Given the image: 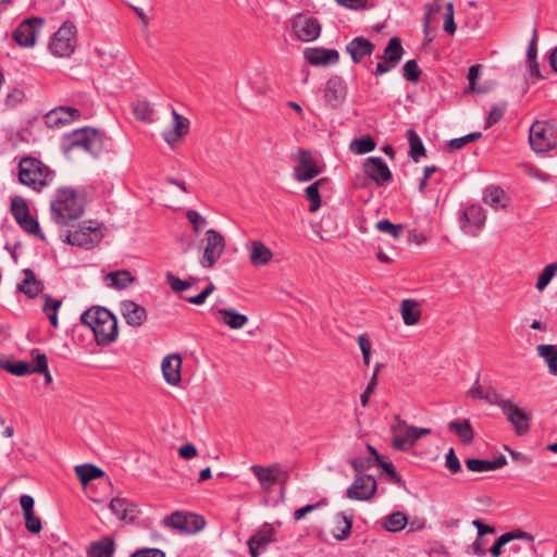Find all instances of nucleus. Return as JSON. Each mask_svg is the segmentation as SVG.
<instances>
[{
	"label": "nucleus",
	"instance_id": "obj_33",
	"mask_svg": "<svg viewBox=\"0 0 557 557\" xmlns=\"http://www.w3.org/2000/svg\"><path fill=\"white\" fill-rule=\"evenodd\" d=\"M251 470L253 474L257 476L262 488L269 490L276 483L277 479L274 475V473L277 472L280 469L277 466H270L268 468H264L262 466L253 465L251 467Z\"/></svg>",
	"mask_w": 557,
	"mask_h": 557
},
{
	"label": "nucleus",
	"instance_id": "obj_41",
	"mask_svg": "<svg viewBox=\"0 0 557 557\" xmlns=\"http://www.w3.org/2000/svg\"><path fill=\"white\" fill-rule=\"evenodd\" d=\"M536 349L539 355L544 358L547 363L549 372L557 375V345L542 344L539 345Z\"/></svg>",
	"mask_w": 557,
	"mask_h": 557
},
{
	"label": "nucleus",
	"instance_id": "obj_3",
	"mask_svg": "<svg viewBox=\"0 0 557 557\" xmlns=\"http://www.w3.org/2000/svg\"><path fill=\"white\" fill-rule=\"evenodd\" d=\"M84 200L71 188H59L57 198L51 202L52 220L60 225H70L82 216Z\"/></svg>",
	"mask_w": 557,
	"mask_h": 557
},
{
	"label": "nucleus",
	"instance_id": "obj_36",
	"mask_svg": "<svg viewBox=\"0 0 557 557\" xmlns=\"http://www.w3.org/2000/svg\"><path fill=\"white\" fill-rule=\"evenodd\" d=\"M327 182H329V178L323 177V178L315 181L313 184L309 185L305 189V196H306L307 200L310 202V206H309L310 212H315L321 207V196H320L319 188L321 186H323L324 184H326Z\"/></svg>",
	"mask_w": 557,
	"mask_h": 557
},
{
	"label": "nucleus",
	"instance_id": "obj_6",
	"mask_svg": "<svg viewBox=\"0 0 557 557\" xmlns=\"http://www.w3.org/2000/svg\"><path fill=\"white\" fill-rule=\"evenodd\" d=\"M529 143L537 152H547L557 147L555 128L545 121H536L530 127Z\"/></svg>",
	"mask_w": 557,
	"mask_h": 557
},
{
	"label": "nucleus",
	"instance_id": "obj_31",
	"mask_svg": "<svg viewBox=\"0 0 557 557\" xmlns=\"http://www.w3.org/2000/svg\"><path fill=\"white\" fill-rule=\"evenodd\" d=\"M400 313L406 325H416L421 318L420 304L414 299H404L400 304Z\"/></svg>",
	"mask_w": 557,
	"mask_h": 557
},
{
	"label": "nucleus",
	"instance_id": "obj_13",
	"mask_svg": "<svg viewBox=\"0 0 557 557\" xmlns=\"http://www.w3.org/2000/svg\"><path fill=\"white\" fill-rule=\"evenodd\" d=\"M206 247L203 251V257L201 260V264L205 268H212L216 261L221 258L224 249H225V239L223 235L210 228L206 232Z\"/></svg>",
	"mask_w": 557,
	"mask_h": 557
},
{
	"label": "nucleus",
	"instance_id": "obj_32",
	"mask_svg": "<svg viewBox=\"0 0 557 557\" xmlns=\"http://www.w3.org/2000/svg\"><path fill=\"white\" fill-rule=\"evenodd\" d=\"M448 429L457 434L459 440L468 445L473 442L474 432L471 426L470 420H453L448 423Z\"/></svg>",
	"mask_w": 557,
	"mask_h": 557
},
{
	"label": "nucleus",
	"instance_id": "obj_56",
	"mask_svg": "<svg viewBox=\"0 0 557 557\" xmlns=\"http://www.w3.org/2000/svg\"><path fill=\"white\" fill-rule=\"evenodd\" d=\"M465 462L467 468L473 472L493 471L491 460L468 458Z\"/></svg>",
	"mask_w": 557,
	"mask_h": 557
},
{
	"label": "nucleus",
	"instance_id": "obj_11",
	"mask_svg": "<svg viewBox=\"0 0 557 557\" xmlns=\"http://www.w3.org/2000/svg\"><path fill=\"white\" fill-rule=\"evenodd\" d=\"M103 237L102 227L91 225H81L77 230L66 234L64 243L71 246H77L85 249H91L100 243Z\"/></svg>",
	"mask_w": 557,
	"mask_h": 557
},
{
	"label": "nucleus",
	"instance_id": "obj_30",
	"mask_svg": "<svg viewBox=\"0 0 557 557\" xmlns=\"http://www.w3.org/2000/svg\"><path fill=\"white\" fill-rule=\"evenodd\" d=\"M220 320L233 330L244 327L248 322V317L237 312L233 308H222L216 311Z\"/></svg>",
	"mask_w": 557,
	"mask_h": 557
},
{
	"label": "nucleus",
	"instance_id": "obj_60",
	"mask_svg": "<svg viewBox=\"0 0 557 557\" xmlns=\"http://www.w3.org/2000/svg\"><path fill=\"white\" fill-rule=\"evenodd\" d=\"M485 545H486L485 537H480L479 535H476V539L474 540V542L467 547L466 553L472 554V555H475L479 557H483L487 553V550L485 549Z\"/></svg>",
	"mask_w": 557,
	"mask_h": 557
},
{
	"label": "nucleus",
	"instance_id": "obj_28",
	"mask_svg": "<svg viewBox=\"0 0 557 557\" xmlns=\"http://www.w3.org/2000/svg\"><path fill=\"white\" fill-rule=\"evenodd\" d=\"M272 251L260 240L250 243L249 259L252 265L263 267L272 260Z\"/></svg>",
	"mask_w": 557,
	"mask_h": 557
},
{
	"label": "nucleus",
	"instance_id": "obj_27",
	"mask_svg": "<svg viewBox=\"0 0 557 557\" xmlns=\"http://www.w3.org/2000/svg\"><path fill=\"white\" fill-rule=\"evenodd\" d=\"M115 552V542L111 536H102L94 541L87 548L88 557H113Z\"/></svg>",
	"mask_w": 557,
	"mask_h": 557
},
{
	"label": "nucleus",
	"instance_id": "obj_5",
	"mask_svg": "<svg viewBox=\"0 0 557 557\" xmlns=\"http://www.w3.org/2000/svg\"><path fill=\"white\" fill-rule=\"evenodd\" d=\"M76 26L71 21H65L53 34L49 49L57 57H70L76 45Z\"/></svg>",
	"mask_w": 557,
	"mask_h": 557
},
{
	"label": "nucleus",
	"instance_id": "obj_43",
	"mask_svg": "<svg viewBox=\"0 0 557 557\" xmlns=\"http://www.w3.org/2000/svg\"><path fill=\"white\" fill-rule=\"evenodd\" d=\"M375 146H376V144H375L374 139L368 135V136L355 138L350 143L349 149L355 154H364V153L373 151L375 149Z\"/></svg>",
	"mask_w": 557,
	"mask_h": 557
},
{
	"label": "nucleus",
	"instance_id": "obj_49",
	"mask_svg": "<svg viewBox=\"0 0 557 557\" xmlns=\"http://www.w3.org/2000/svg\"><path fill=\"white\" fill-rule=\"evenodd\" d=\"M376 465L388 475L391 482L398 485L399 487H406V482L397 473L395 467L391 461H385L381 459L376 462Z\"/></svg>",
	"mask_w": 557,
	"mask_h": 557
},
{
	"label": "nucleus",
	"instance_id": "obj_9",
	"mask_svg": "<svg viewBox=\"0 0 557 557\" xmlns=\"http://www.w3.org/2000/svg\"><path fill=\"white\" fill-rule=\"evenodd\" d=\"M296 161L293 177L297 182H309L321 174L322 170L314 161L312 153L307 149H298L293 153Z\"/></svg>",
	"mask_w": 557,
	"mask_h": 557
},
{
	"label": "nucleus",
	"instance_id": "obj_50",
	"mask_svg": "<svg viewBox=\"0 0 557 557\" xmlns=\"http://www.w3.org/2000/svg\"><path fill=\"white\" fill-rule=\"evenodd\" d=\"M557 272V262H553L548 265H546L542 272L539 275L537 282H536V288L539 290H543L552 281L554 275Z\"/></svg>",
	"mask_w": 557,
	"mask_h": 557
},
{
	"label": "nucleus",
	"instance_id": "obj_64",
	"mask_svg": "<svg viewBox=\"0 0 557 557\" xmlns=\"http://www.w3.org/2000/svg\"><path fill=\"white\" fill-rule=\"evenodd\" d=\"M129 557H165V553L160 548L145 547L137 549Z\"/></svg>",
	"mask_w": 557,
	"mask_h": 557
},
{
	"label": "nucleus",
	"instance_id": "obj_12",
	"mask_svg": "<svg viewBox=\"0 0 557 557\" xmlns=\"http://www.w3.org/2000/svg\"><path fill=\"white\" fill-rule=\"evenodd\" d=\"M292 29L296 37L305 42L315 40L321 33V24L318 18L298 13L292 21Z\"/></svg>",
	"mask_w": 557,
	"mask_h": 557
},
{
	"label": "nucleus",
	"instance_id": "obj_53",
	"mask_svg": "<svg viewBox=\"0 0 557 557\" xmlns=\"http://www.w3.org/2000/svg\"><path fill=\"white\" fill-rule=\"evenodd\" d=\"M11 213L16 222L20 221L21 218H23L24 215L29 213L27 202L25 201L24 198H22L20 196H15L12 198Z\"/></svg>",
	"mask_w": 557,
	"mask_h": 557
},
{
	"label": "nucleus",
	"instance_id": "obj_35",
	"mask_svg": "<svg viewBox=\"0 0 557 557\" xmlns=\"http://www.w3.org/2000/svg\"><path fill=\"white\" fill-rule=\"evenodd\" d=\"M75 473L83 485L106 475L99 467L91 463L76 466Z\"/></svg>",
	"mask_w": 557,
	"mask_h": 557
},
{
	"label": "nucleus",
	"instance_id": "obj_15",
	"mask_svg": "<svg viewBox=\"0 0 557 557\" xmlns=\"http://www.w3.org/2000/svg\"><path fill=\"white\" fill-rule=\"evenodd\" d=\"M275 529L270 523H264L247 542L249 554L259 557L267 546L275 542Z\"/></svg>",
	"mask_w": 557,
	"mask_h": 557
},
{
	"label": "nucleus",
	"instance_id": "obj_21",
	"mask_svg": "<svg viewBox=\"0 0 557 557\" xmlns=\"http://www.w3.org/2000/svg\"><path fill=\"white\" fill-rule=\"evenodd\" d=\"M304 57L312 65H330L339 61L338 51L326 48H306Z\"/></svg>",
	"mask_w": 557,
	"mask_h": 557
},
{
	"label": "nucleus",
	"instance_id": "obj_19",
	"mask_svg": "<svg viewBox=\"0 0 557 557\" xmlns=\"http://www.w3.org/2000/svg\"><path fill=\"white\" fill-rule=\"evenodd\" d=\"M81 116L79 110L72 107H58L55 109L50 110L46 116V124L51 127H60L65 124H69Z\"/></svg>",
	"mask_w": 557,
	"mask_h": 557
},
{
	"label": "nucleus",
	"instance_id": "obj_44",
	"mask_svg": "<svg viewBox=\"0 0 557 557\" xmlns=\"http://www.w3.org/2000/svg\"><path fill=\"white\" fill-rule=\"evenodd\" d=\"M17 224L27 233L33 234L37 237H39L41 240H45V235L42 234L39 223L36 219H34L29 213L24 215L23 218L17 221Z\"/></svg>",
	"mask_w": 557,
	"mask_h": 557
},
{
	"label": "nucleus",
	"instance_id": "obj_51",
	"mask_svg": "<svg viewBox=\"0 0 557 557\" xmlns=\"http://www.w3.org/2000/svg\"><path fill=\"white\" fill-rule=\"evenodd\" d=\"M375 227L380 232L391 234L395 239L399 238L401 236V234H403V231H404V225L403 224H394V223H392L387 219L380 220L375 224Z\"/></svg>",
	"mask_w": 557,
	"mask_h": 557
},
{
	"label": "nucleus",
	"instance_id": "obj_25",
	"mask_svg": "<svg viewBox=\"0 0 557 557\" xmlns=\"http://www.w3.org/2000/svg\"><path fill=\"white\" fill-rule=\"evenodd\" d=\"M173 127L162 133V138L169 145L176 144L189 129V121L175 110H173Z\"/></svg>",
	"mask_w": 557,
	"mask_h": 557
},
{
	"label": "nucleus",
	"instance_id": "obj_54",
	"mask_svg": "<svg viewBox=\"0 0 557 557\" xmlns=\"http://www.w3.org/2000/svg\"><path fill=\"white\" fill-rule=\"evenodd\" d=\"M483 400L490 405L498 406L502 410L509 401V399H504L503 396L492 386L485 388Z\"/></svg>",
	"mask_w": 557,
	"mask_h": 557
},
{
	"label": "nucleus",
	"instance_id": "obj_4",
	"mask_svg": "<svg viewBox=\"0 0 557 557\" xmlns=\"http://www.w3.org/2000/svg\"><path fill=\"white\" fill-rule=\"evenodd\" d=\"M48 168L32 157L23 158L18 163V180L23 185L30 186L35 190H41L48 185Z\"/></svg>",
	"mask_w": 557,
	"mask_h": 557
},
{
	"label": "nucleus",
	"instance_id": "obj_20",
	"mask_svg": "<svg viewBox=\"0 0 557 557\" xmlns=\"http://www.w3.org/2000/svg\"><path fill=\"white\" fill-rule=\"evenodd\" d=\"M374 49V44L362 36L355 37L346 45V52L356 64L361 63L366 57H370Z\"/></svg>",
	"mask_w": 557,
	"mask_h": 557
},
{
	"label": "nucleus",
	"instance_id": "obj_63",
	"mask_svg": "<svg viewBox=\"0 0 557 557\" xmlns=\"http://www.w3.org/2000/svg\"><path fill=\"white\" fill-rule=\"evenodd\" d=\"M186 218L193 225V228L196 233L201 232V230L207 224L206 219L195 210H188L186 213Z\"/></svg>",
	"mask_w": 557,
	"mask_h": 557
},
{
	"label": "nucleus",
	"instance_id": "obj_24",
	"mask_svg": "<svg viewBox=\"0 0 557 557\" xmlns=\"http://www.w3.org/2000/svg\"><path fill=\"white\" fill-rule=\"evenodd\" d=\"M109 507L120 520L134 521L139 515L137 505L127 498L114 497Z\"/></svg>",
	"mask_w": 557,
	"mask_h": 557
},
{
	"label": "nucleus",
	"instance_id": "obj_29",
	"mask_svg": "<svg viewBox=\"0 0 557 557\" xmlns=\"http://www.w3.org/2000/svg\"><path fill=\"white\" fill-rule=\"evenodd\" d=\"M404 54L401 40L398 37H393L388 40L383 54L380 57L383 61L396 67L400 62Z\"/></svg>",
	"mask_w": 557,
	"mask_h": 557
},
{
	"label": "nucleus",
	"instance_id": "obj_61",
	"mask_svg": "<svg viewBox=\"0 0 557 557\" xmlns=\"http://www.w3.org/2000/svg\"><path fill=\"white\" fill-rule=\"evenodd\" d=\"M25 519V528L28 532L33 534H38L41 529V520L39 517L35 515V512L28 513L24 516Z\"/></svg>",
	"mask_w": 557,
	"mask_h": 557
},
{
	"label": "nucleus",
	"instance_id": "obj_38",
	"mask_svg": "<svg viewBox=\"0 0 557 557\" xmlns=\"http://www.w3.org/2000/svg\"><path fill=\"white\" fill-rule=\"evenodd\" d=\"M407 524L408 517L403 511H395L386 516L382 523L383 528L391 533H396L404 530Z\"/></svg>",
	"mask_w": 557,
	"mask_h": 557
},
{
	"label": "nucleus",
	"instance_id": "obj_22",
	"mask_svg": "<svg viewBox=\"0 0 557 557\" xmlns=\"http://www.w3.org/2000/svg\"><path fill=\"white\" fill-rule=\"evenodd\" d=\"M121 313L131 326H141L147 320L146 309L133 300H123L121 302Z\"/></svg>",
	"mask_w": 557,
	"mask_h": 557
},
{
	"label": "nucleus",
	"instance_id": "obj_40",
	"mask_svg": "<svg viewBox=\"0 0 557 557\" xmlns=\"http://www.w3.org/2000/svg\"><path fill=\"white\" fill-rule=\"evenodd\" d=\"M0 367L16 376H24L32 373V367L27 361L14 359L0 360Z\"/></svg>",
	"mask_w": 557,
	"mask_h": 557
},
{
	"label": "nucleus",
	"instance_id": "obj_62",
	"mask_svg": "<svg viewBox=\"0 0 557 557\" xmlns=\"http://www.w3.org/2000/svg\"><path fill=\"white\" fill-rule=\"evenodd\" d=\"M445 467L451 472V473H458L461 471V463L454 450V448H449L446 457H445Z\"/></svg>",
	"mask_w": 557,
	"mask_h": 557
},
{
	"label": "nucleus",
	"instance_id": "obj_8",
	"mask_svg": "<svg viewBox=\"0 0 557 557\" xmlns=\"http://www.w3.org/2000/svg\"><path fill=\"white\" fill-rule=\"evenodd\" d=\"M389 429L393 434L392 446L396 450L408 451L418 441L416 426L408 425L407 422L398 414L394 417V421Z\"/></svg>",
	"mask_w": 557,
	"mask_h": 557
},
{
	"label": "nucleus",
	"instance_id": "obj_7",
	"mask_svg": "<svg viewBox=\"0 0 557 557\" xmlns=\"http://www.w3.org/2000/svg\"><path fill=\"white\" fill-rule=\"evenodd\" d=\"M45 25V18L33 16L23 20L12 33V39L23 48H33Z\"/></svg>",
	"mask_w": 557,
	"mask_h": 557
},
{
	"label": "nucleus",
	"instance_id": "obj_57",
	"mask_svg": "<svg viewBox=\"0 0 557 557\" xmlns=\"http://www.w3.org/2000/svg\"><path fill=\"white\" fill-rule=\"evenodd\" d=\"M379 369H380V366L377 364L375 367L374 373H373L370 382L368 383L366 389L363 391V393L360 396V403H361V405L363 407H367L369 405V398H370V396L375 391V387L377 385V372H379Z\"/></svg>",
	"mask_w": 557,
	"mask_h": 557
},
{
	"label": "nucleus",
	"instance_id": "obj_47",
	"mask_svg": "<svg viewBox=\"0 0 557 557\" xmlns=\"http://www.w3.org/2000/svg\"><path fill=\"white\" fill-rule=\"evenodd\" d=\"M507 101H500L491 107L487 120H486V128L497 124L504 116L507 110Z\"/></svg>",
	"mask_w": 557,
	"mask_h": 557
},
{
	"label": "nucleus",
	"instance_id": "obj_46",
	"mask_svg": "<svg viewBox=\"0 0 557 557\" xmlns=\"http://www.w3.org/2000/svg\"><path fill=\"white\" fill-rule=\"evenodd\" d=\"M481 70H482L481 64H474V65L470 66L469 72H468L469 86H468L467 91L476 92V94L486 92V90H487L486 88H483V87L476 85V81L479 79V77L481 75Z\"/></svg>",
	"mask_w": 557,
	"mask_h": 557
},
{
	"label": "nucleus",
	"instance_id": "obj_52",
	"mask_svg": "<svg viewBox=\"0 0 557 557\" xmlns=\"http://www.w3.org/2000/svg\"><path fill=\"white\" fill-rule=\"evenodd\" d=\"M403 75L405 79L411 83H418L421 75V70L416 60H408L403 67Z\"/></svg>",
	"mask_w": 557,
	"mask_h": 557
},
{
	"label": "nucleus",
	"instance_id": "obj_1",
	"mask_svg": "<svg viewBox=\"0 0 557 557\" xmlns=\"http://www.w3.org/2000/svg\"><path fill=\"white\" fill-rule=\"evenodd\" d=\"M81 322L90 327L99 346H107L113 343L119 335L117 319L107 308H89L82 313Z\"/></svg>",
	"mask_w": 557,
	"mask_h": 557
},
{
	"label": "nucleus",
	"instance_id": "obj_18",
	"mask_svg": "<svg viewBox=\"0 0 557 557\" xmlns=\"http://www.w3.org/2000/svg\"><path fill=\"white\" fill-rule=\"evenodd\" d=\"M347 95V86L343 77L333 75L329 78L324 88V98L332 108L339 107Z\"/></svg>",
	"mask_w": 557,
	"mask_h": 557
},
{
	"label": "nucleus",
	"instance_id": "obj_45",
	"mask_svg": "<svg viewBox=\"0 0 557 557\" xmlns=\"http://www.w3.org/2000/svg\"><path fill=\"white\" fill-rule=\"evenodd\" d=\"M133 113L135 117L143 122H152L153 121V109L151 108L148 101H137L133 106Z\"/></svg>",
	"mask_w": 557,
	"mask_h": 557
},
{
	"label": "nucleus",
	"instance_id": "obj_2",
	"mask_svg": "<svg viewBox=\"0 0 557 557\" xmlns=\"http://www.w3.org/2000/svg\"><path fill=\"white\" fill-rule=\"evenodd\" d=\"M61 149L65 156L74 149H83L98 157L103 150V134L88 126L77 128L62 136Z\"/></svg>",
	"mask_w": 557,
	"mask_h": 557
},
{
	"label": "nucleus",
	"instance_id": "obj_48",
	"mask_svg": "<svg viewBox=\"0 0 557 557\" xmlns=\"http://www.w3.org/2000/svg\"><path fill=\"white\" fill-rule=\"evenodd\" d=\"M504 198V190L496 186H490L484 191L483 200L486 205L497 208Z\"/></svg>",
	"mask_w": 557,
	"mask_h": 557
},
{
	"label": "nucleus",
	"instance_id": "obj_17",
	"mask_svg": "<svg viewBox=\"0 0 557 557\" xmlns=\"http://www.w3.org/2000/svg\"><path fill=\"white\" fill-rule=\"evenodd\" d=\"M363 170L376 185L382 186L392 180V172L380 157H370L363 163Z\"/></svg>",
	"mask_w": 557,
	"mask_h": 557
},
{
	"label": "nucleus",
	"instance_id": "obj_14",
	"mask_svg": "<svg viewBox=\"0 0 557 557\" xmlns=\"http://www.w3.org/2000/svg\"><path fill=\"white\" fill-rule=\"evenodd\" d=\"M377 484L370 474L356 475L352 484L347 488L346 496L352 500H369L376 492Z\"/></svg>",
	"mask_w": 557,
	"mask_h": 557
},
{
	"label": "nucleus",
	"instance_id": "obj_23",
	"mask_svg": "<svg viewBox=\"0 0 557 557\" xmlns=\"http://www.w3.org/2000/svg\"><path fill=\"white\" fill-rule=\"evenodd\" d=\"M161 368L168 384L176 386L181 382L182 358L178 354L166 356L162 361Z\"/></svg>",
	"mask_w": 557,
	"mask_h": 557
},
{
	"label": "nucleus",
	"instance_id": "obj_34",
	"mask_svg": "<svg viewBox=\"0 0 557 557\" xmlns=\"http://www.w3.org/2000/svg\"><path fill=\"white\" fill-rule=\"evenodd\" d=\"M134 280L135 277L128 270L112 271L104 276L107 285L115 289L126 288Z\"/></svg>",
	"mask_w": 557,
	"mask_h": 557
},
{
	"label": "nucleus",
	"instance_id": "obj_42",
	"mask_svg": "<svg viewBox=\"0 0 557 557\" xmlns=\"http://www.w3.org/2000/svg\"><path fill=\"white\" fill-rule=\"evenodd\" d=\"M463 216L469 224L481 228L486 220L484 209L479 205H471L463 211Z\"/></svg>",
	"mask_w": 557,
	"mask_h": 557
},
{
	"label": "nucleus",
	"instance_id": "obj_55",
	"mask_svg": "<svg viewBox=\"0 0 557 557\" xmlns=\"http://www.w3.org/2000/svg\"><path fill=\"white\" fill-rule=\"evenodd\" d=\"M373 461L374 459L372 457H358L348 460L356 475L366 474L364 471L373 466Z\"/></svg>",
	"mask_w": 557,
	"mask_h": 557
},
{
	"label": "nucleus",
	"instance_id": "obj_26",
	"mask_svg": "<svg viewBox=\"0 0 557 557\" xmlns=\"http://www.w3.org/2000/svg\"><path fill=\"white\" fill-rule=\"evenodd\" d=\"M24 280L17 285L18 292L26 295L28 298H36L44 290V283L36 278L35 272L32 269L23 270Z\"/></svg>",
	"mask_w": 557,
	"mask_h": 557
},
{
	"label": "nucleus",
	"instance_id": "obj_58",
	"mask_svg": "<svg viewBox=\"0 0 557 557\" xmlns=\"http://www.w3.org/2000/svg\"><path fill=\"white\" fill-rule=\"evenodd\" d=\"M34 356L35 367L32 368V373H42L48 370V359L47 356L40 352L38 349H34L32 351Z\"/></svg>",
	"mask_w": 557,
	"mask_h": 557
},
{
	"label": "nucleus",
	"instance_id": "obj_37",
	"mask_svg": "<svg viewBox=\"0 0 557 557\" xmlns=\"http://www.w3.org/2000/svg\"><path fill=\"white\" fill-rule=\"evenodd\" d=\"M407 139L409 141V156L414 162H419L421 158L426 157L424 145L413 128L407 131Z\"/></svg>",
	"mask_w": 557,
	"mask_h": 557
},
{
	"label": "nucleus",
	"instance_id": "obj_59",
	"mask_svg": "<svg viewBox=\"0 0 557 557\" xmlns=\"http://www.w3.org/2000/svg\"><path fill=\"white\" fill-rule=\"evenodd\" d=\"M166 282L169 283V285L171 286V288L176 292V293H180V292H183V290H186L188 289L191 285L188 281H185V280H181L180 277L175 276L173 273L171 272H168L166 275Z\"/></svg>",
	"mask_w": 557,
	"mask_h": 557
},
{
	"label": "nucleus",
	"instance_id": "obj_16",
	"mask_svg": "<svg viewBox=\"0 0 557 557\" xmlns=\"http://www.w3.org/2000/svg\"><path fill=\"white\" fill-rule=\"evenodd\" d=\"M502 411L506 419L513 425L515 432L518 436H522L529 432L531 416L523 409L509 400Z\"/></svg>",
	"mask_w": 557,
	"mask_h": 557
},
{
	"label": "nucleus",
	"instance_id": "obj_10",
	"mask_svg": "<svg viewBox=\"0 0 557 557\" xmlns=\"http://www.w3.org/2000/svg\"><path fill=\"white\" fill-rule=\"evenodd\" d=\"M163 524L168 528L193 534L202 530L206 521L203 517L196 513L174 511L170 516L164 517Z\"/></svg>",
	"mask_w": 557,
	"mask_h": 557
},
{
	"label": "nucleus",
	"instance_id": "obj_39",
	"mask_svg": "<svg viewBox=\"0 0 557 557\" xmlns=\"http://www.w3.org/2000/svg\"><path fill=\"white\" fill-rule=\"evenodd\" d=\"M351 528V518H348L344 512H338L336 515V525L334 527L332 534L336 540L344 541L350 535Z\"/></svg>",
	"mask_w": 557,
	"mask_h": 557
}]
</instances>
